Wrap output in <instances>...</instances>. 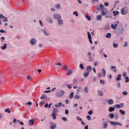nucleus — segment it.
Returning a JSON list of instances; mask_svg holds the SVG:
<instances>
[{
    "label": "nucleus",
    "instance_id": "obj_31",
    "mask_svg": "<svg viewBox=\"0 0 129 129\" xmlns=\"http://www.w3.org/2000/svg\"><path fill=\"white\" fill-rule=\"evenodd\" d=\"M113 14L114 16H117V15H118V14H119V13L118 11H113Z\"/></svg>",
    "mask_w": 129,
    "mask_h": 129
},
{
    "label": "nucleus",
    "instance_id": "obj_51",
    "mask_svg": "<svg viewBox=\"0 0 129 129\" xmlns=\"http://www.w3.org/2000/svg\"><path fill=\"white\" fill-rule=\"evenodd\" d=\"M51 92V90H46L44 91V93H50Z\"/></svg>",
    "mask_w": 129,
    "mask_h": 129
},
{
    "label": "nucleus",
    "instance_id": "obj_28",
    "mask_svg": "<svg viewBox=\"0 0 129 129\" xmlns=\"http://www.w3.org/2000/svg\"><path fill=\"white\" fill-rule=\"evenodd\" d=\"M68 66L67 65H64V67L62 66V68H63V70H67V71H68V69H67Z\"/></svg>",
    "mask_w": 129,
    "mask_h": 129
},
{
    "label": "nucleus",
    "instance_id": "obj_11",
    "mask_svg": "<svg viewBox=\"0 0 129 129\" xmlns=\"http://www.w3.org/2000/svg\"><path fill=\"white\" fill-rule=\"evenodd\" d=\"M37 43V40H36V39L33 38L30 41V43L31 45H35V44Z\"/></svg>",
    "mask_w": 129,
    "mask_h": 129
},
{
    "label": "nucleus",
    "instance_id": "obj_54",
    "mask_svg": "<svg viewBox=\"0 0 129 129\" xmlns=\"http://www.w3.org/2000/svg\"><path fill=\"white\" fill-rule=\"evenodd\" d=\"M65 113L66 114H68L69 113V110H68V109H66L65 110Z\"/></svg>",
    "mask_w": 129,
    "mask_h": 129
},
{
    "label": "nucleus",
    "instance_id": "obj_7",
    "mask_svg": "<svg viewBox=\"0 0 129 129\" xmlns=\"http://www.w3.org/2000/svg\"><path fill=\"white\" fill-rule=\"evenodd\" d=\"M108 11L107 10V9H104L102 10L101 11V15L102 16H105L107 14V12Z\"/></svg>",
    "mask_w": 129,
    "mask_h": 129
},
{
    "label": "nucleus",
    "instance_id": "obj_64",
    "mask_svg": "<svg viewBox=\"0 0 129 129\" xmlns=\"http://www.w3.org/2000/svg\"><path fill=\"white\" fill-rule=\"evenodd\" d=\"M48 103H46V104L44 105V107L45 108H47V107H48Z\"/></svg>",
    "mask_w": 129,
    "mask_h": 129
},
{
    "label": "nucleus",
    "instance_id": "obj_9",
    "mask_svg": "<svg viewBox=\"0 0 129 129\" xmlns=\"http://www.w3.org/2000/svg\"><path fill=\"white\" fill-rule=\"evenodd\" d=\"M110 122L111 124H112V125H121V124H120V123H118L117 122L110 121Z\"/></svg>",
    "mask_w": 129,
    "mask_h": 129
},
{
    "label": "nucleus",
    "instance_id": "obj_24",
    "mask_svg": "<svg viewBox=\"0 0 129 129\" xmlns=\"http://www.w3.org/2000/svg\"><path fill=\"white\" fill-rule=\"evenodd\" d=\"M88 55L89 56L90 61H92V57H91V53L90 52L88 53Z\"/></svg>",
    "mask_w": 129,
    "mask_h": 129
},
{
    "label": "nucleus",
    "instance_id": "obj_62",
    "mask_svg": "<svg viewBox=\"0 0 129 129\" xmlns=\"http://www.w3.org/2000/svg\"><path fill=\"white\" fill-rule=\"evenodd\" d=\"M5 37L3 36L1 37V40H2V42H3V41H5Z\"/></svg>",
    "mask_w": 129,
    "mask_h": 129
},
{
    "label": "nucleus",
    "instance_id": "obj_15",
    "mask_svg": "<svg viewBox=\"0 0 129 129\" xmlns=\"http://www.w3.org/2000/svg\"><path fill=\"white\" fill-rule=\"evenodd\" d=\"M102 71L103 77H105V75H106V71H105V69H103Z\"/></svg>",
    "mask_w": 129,
    "mask_h": 129
},
{
    "label": "nucleus",
    "instance_id": "obj_22",
    "mask_svg": "<svg viewBox=\"0 0 129 129\" xmlns=\"http://www.w3.org/2000/svg\"><path fill=\"white\" fill-rule=\"evenodd\" d=\"M98 94L100 95V96H103V92H102L101 90H99Z\"/></svg>",
    "mask_w": 129,
    "mask_h": 129
},
{
    "label": "nucleus",
    "instance_id": "obj_45",
    "mask_svg": "<svg viewBox=\"0 0 129 129\" xmlns=\"http://www.w3.org/2000/svg\"><path fill=\"white\" fill-rule=\"evenodd\" d=\"M113 46L114 48H117V47H118V44H116L115 43H114L113 44Z\"/></svg>",
    "mask_w": 129,
    "mask_h": 129
},
{
    "label": "nucleus",
    "instance_id": "obj_39",
    "mask_svg": "<svg viewBox=\"0 0 129 129\" xmlns=\"http://www.w3.org/2000/svg\"><path fill=\"white\" fill-rule=\"evenodd\" d=\"M5 112H8V113H11V110H10V108H7L5 110Z\"/></svg>",
    "mask_w": 129,
    "mask_h": 129
},
{
    "label": "nucleus",
    "instance_id": "obj_10",
    "mask_svg": "<svg viewBox=\"0 0 129 129\" xmlns=\"http://www.w3.org/2000/svg\"><path fill=\"white\" fill-rule=\"evenodd\" d=\"M86 70L87 71V72L90 73V72H91V71L92 70V68H91V66H88L86 68Z\"/></svg>",
    "mask_w": 129,
    "mask_h": 129
},
{
    "label": "nucleus",
    "instance_id": "obj_59",
    "mask_svg": "<svg viewBox=\"0 0 129 129\" xmlns=\"http://www.w3.org/2000/svg\"><path fill=\"white\" fill-rule=\"evenodd\" d=\"M67 87H68L69 89H71L72 88V87H71L70 85H68Z\"/></svg>",
    "mask_w": 129,
    "mask_h": 129
},
{
    "label": "nucleus",
    "instance_id": "obj_6",
    "mask_svg": "<svg viewBox=\"0 0 129 129\" xmlns=\"http://www.w3.org/2000/svg\"><path fill=\"white\" fill-rule=\"evenodd\" d=\"M123 32V28H118L116 30V33H117V35H121Z\"/></svg>",
    "mask_w": 129,
    "mask_h": 129
},
{
    "label": "nucleus",
    "instance_id": "obj_5",
    "mask_svg": "<svg viewBox=\"0 0 129 129\" xmlns=\"http://www.w3.org/2000/svg\"><path fill=\"white\" fill-rule=\"evenodd\" d=\"M65 94V91L63 90H61L57 94V96H58L59 97H62Z\"/></svg>",
    "mask_w": 129,
    "mask_h": 129
},
{
    "label": "nucleus",
    "instance_id": "obj_29",
    "mask_svg": "<svg viewBox=\"0 0 129 129\" xmlns=\"http://www.w3.org/2000/svg\"><path fill=\"white\" fill-rule=\"evenodd\" d=\"M51 129H55L56 128V124H53L51 126H50Z\"/></svg>",
    "mask_w": 129,
    "mask_h": 129
},
{
    "label": "nucleus",
    "instance_id": "obj_19",
    "mask_svg": "<svg viewBox=\"0 0 129 129\" xmlns=\"http://www.w3.org/2000/svg\"><path fill=\"white\" fill-rule=\"evenodd\" d=\"M96 19L98 21H100V20H101V19H102V16L101 15H98L96 17Z\"/></svg>",
    "mask_w": 129,
    "mask_h": 129
},
{
    "label": "nucleus",
    "instance_id": "obj_33",
    "mask_svg": "<svg viewBox=\"0 0 129 129\" xmlns=\"http://www.w3.org/2000/svg\"><path fill=\"white\" fill-rule=\"evenodd\" d=\"M45 98H46V95L43 94L42 95V96L40 97V99H45Z\"/></svg>",
    "mask_w": 129,
    "mask_h": 129
},
{
    "label": "nucleus",
    "instance_id": "obj_41",
    "mask_svg": "<svg viewBox=\"0 0 129 129\" xmlns=\"http://www.w3.org/2000/svg\"><path fill=\"white\" fill-rule=\"evenodd\" d=\"M73 14L75 15L76 17H78L79 16L78 13L77 12V11H74Z\"/></svg>",
    "mask_w": 129,
    "mask_h": 129
},
{
    "label": "nucleus",
    "instance_id": "obj_36",
    "mask_svg": "<svg viewBox=\"0 0 129 129\" xmlns=\"http://www.w3.org/2000/svg\"><path fill=\"white\" fill-rule=\"evenodd\" d=\"M77 120H79L80 121H82V119L81 118V117L78 116H77Z\"/></svg>",
    "mask_w": 129,
    "mask_h": 129
},
{
    "label": "nucleus",
    "instance_id": "obj_42",
    "mask_svg": "<svg viewBox=\"0 0 129 129\" xmlns=\"http://www.w3.org/2000/svg\"><path fill=\"white\" fill-rule=\"evenodd\" d=\"M3 22H8V18L6 17H4L3 18Z\"/></svg>",
    "mask_w": 129,
    "mask_h": 129
},
{
    "label": "nucleus",
    "instance_id": "obj_53",
    "mask_svg": "<svg viewBox=\"0 0 129 129\" xmlns=\"http://www.w3.org/2000/svg\"><path fill=\"white\" fill-rule=\"evenodd\" d=\"M44 34L45 36H49V33H47L45 31H44Z\"/></svg>",
    "mask_w": 129,
    "mask_h": 129
},
{
    "label": "nucleus",
    "instance_id": "obj_50",
    "mask_svg": "<svg viewBox=\"0 0 129 129\" xmlns=\"http://www.w3.org/2000/svg\"><path fill=\"white\" fill-rule=\"evenodd\" d=\"M104 128H106L107 127V123H105L104 125Z\"/></svg>",
    "mask_w": 129,
    "mask_h": 129
},
{
    "label": "nucleus",
    "instance_id": "obj_2",
    "mask_svg": "<svg viewBox=\"0 0 129 129\" xmlns=\"http://www.w3.org/2000/svg\"><path fill=\"white\" fill-rule=\"evenodd\" d=\"M128 12V8L127 7H124L121 9V15H126Z\"/></svg>",
    "mask_w": 129,
    "mask_h": 129
},
{
    "label": "nucleus",
    "instance_id": "obj_58",
    "mask_svg": "<svg viewBox=\"0 0 129 129\" xmlns=\"http://www.w3.org/2000/svg\"><path fill=\"white\" fill-rule=\"evenodd\" d=\"M4 17L5 16L3 14H0V19H4Z\"/></svg>",
    "mask_w": 129,
    "mask_h": 129
},
{
    "label": "nucleus",
    "instance_id": "obj_12",
    "mask_svg": "<svg viewBox=\"0 0 129 129\" xmlns=\"http://www.w3.org/2000/svg\"><path fill=\"white\" fill-rule=\"evenodd\" d=\"M114 103V101H113V100L112 99H110L108 101V104L110 105H112L113 104V103Z\"/></svg>",
    "mask_w": 129,
    "mask_h": 129
},
{
    "label": "nucleus",
    "instance_id": "obj_46",
    "mask_svg": "<svg viewBox=\"0 0 129 129\" xmlns=\"http://www.w3.org/2000/svg\"><path fill=\"white\" fill-rule=\"evenodd\" d=\"M80 68H81V69H82V70L84 69V67H83V64H80Z\"/></svg>",
    "mask_w": 129,
    "mask_h": 129
},
{
    "label": "nucleus",
    "instance_id": "obj_8",
    "mask_svg": "<svg viewBox=\"0 0 129 129\" xmlns=\"http://www.w3.org/2000/svg\"><path fill=\"white\" fill-rule=\"evenodd\" d=\"M87 34H88V37L89 38V42L90 44H92V40L91 39V34H90V32H87Z\"/></svg>",
    "mask_w": 129,
    "mask_h": 129
},
{
    "label": "nucleus",
    "instance_id": "obj_16",
    "mask_svg": "<svg viewBox=\"0 0 129 129\" xmlns=\"http://www.w3.org/2000/svg\"><path fill=\"white\" fill-rule=\"evenodd\" d=\"M28 123L29 125H33V124H34V120L32 119L29 120Z\"/></svg>",
    "mask_w": 129,
    "mask_h": 129
},
{
    "label": "nucleus",
    "instance_id": "obj_63",
    "mask_svg": "<svg viewBox=\"0 0 129 129\" xmlns=\"http://www.w3.org/2000/svg\"><path fill=\"white\" fill-rule=\"evenodd\" d=\"M100 82L101 83V84H104V81H103L102 80H101Z\"/></svg>",
    "mask_w": 129,
    "mask_h": 129
},
{
    "label": "nucleus",
    "instance_id": "obj_18",
    "mask_svg": "<svg viewBox=\"0 0 129 129\" xmlns=\"http://www.w3.org/2000/svg\"><path fill=\"white\" fill-rule=\"evenodd\" d=\"M114 110H115V109L114 108V107H110L109 108V111L110 112H112V111H114Z\"/></svg>",
    "mask_w": 129,
    "mask_h": 129
},
{
    "label": "nucleus",
    "instance_id": "obj_30",
    "mask_svg": "<svg viewBox=\"0 0 129 129\" xmlns=\"http://www.w3.org/2000/svg\"><path fill=\"white\" fill-rule=\"evenodd\" d=\"M106 38H110L111 37V33H108L106 35Z\"/></svg>",
    "mask_w": 129,
    "mask_h": 129
},
{
    "label": "nucleus",
    "instance_id": "obj_26",
    "mask_svg": "<svg viewBox=\"0 0 129 129\" xmlns=\"http://www.w3.org/2000/svg\"><path fill=\"white\" fill-rule=\"evenodd\" d=\"M2 50H6L7 49V44L6 43L4 44V46L1 47Z\"/></svg>",
    "mask_w": 129,
    "mask_h": 129
},
{
    "label": "nucleus",
    "instance_id": "obj_34",
    "mask_svg": "<svg viewBox=\"0 0 129 129\" xmlns=\"http://www.w3.org/2000/svg\"><path fill=\"white\" fill-rule=\"evenodd\" d=\"M84 91L86 93H87V92H88V87H85L84 88Z\"/></svg>",
    "mask_w": 129,
    "mask_h": 129
},
{
    "label": "nucleus",
    "instance_id": "obj_38",
    "mask_svg": "<svg viewBox=\"0 0 129 129\" xmlns=\"http://www.w3.org/2000/svg\"><path fill=\"white\" fill-rule=\"evenodd\" d=\"M114 107H115V108H120V105L119 104H116L114 105Z\"/></svg>",
    "mask_w": 129,
    "mask_h": 129
},
{
    "label": "nucleus",
    "instance_id": "obj_56",
    "mask_svg": "<svg viewBox=\"0 0 129 129\" xmlns=\"http://www.w3.org/2000/svg\"><path fill=\"white\" fill-rule=\"evenodd\" d=\"M55 8H56V9H60V4H57Z\"/></svg>",
    "mask_w": 129,
    "mask_h": 129
},
{
    "label": "nucleus",
    "instance_id": "obj_60",
    "mask_svg": "<svg viewBox=\"0 0 129 129\" xmlns=\"http://www.w3.org/2000/svg\"><path fill=\"white\" fill-rule=\"evenodd\" d=\"M122 75H123V77H126V73H123Z\"/></svg>",
    "mask_w": 129,
    "mask_h": 129
},
{
    "label": "nucleus",
    "instance_id": "obj_32",
    "mask_svg": "<svg viewBox=\"0 0 129 129\" xmlns=\"http://www.w3.org/2000/svg\"><path fill=\"white\" fill-rule=\"evenodd\" d=\"M74 98H75V99H79V98H80V96L78 95H76L74 96Z\"/></svg>",
    "mask_w": 129,
    "mask_h": 129
},
{
    "label": "nucleus",
    "instance_id": "obj_23",
    "mask_svg": "<svg viewBox=\"0 0 129 129\" xmlns=\"http://www.w3.org/2000/svg\"><path fill=\"white\" fill-rule=\"evenodd\" d=\"M67 71V75H71L72 74V71L71 70H69Z\"/></svg>",
    "mask_w": 129,
    "mask_h": 129
},
{
    "label": "nucleus",
    "instance_id": "obj_4",
    "mask_svg": "<svg viewBox=\"0 0 129 129\" xmlns=\"http://www.w3.org/2000/svg\"><path fill=\"white\" fill-rule=\"evenodd\" d=\"M53 112L52 113V116L53 119H56L57 116V113L58 112V109H56L55 108L53 109Z\"/></svg>",
    "mask_w": 129,
    "mask_h": 129
},
{
    "label": "nucleus",
    "instance_id": "obj_47",
    "mask_svg": "<svg viewBox=\"0 0 129 129\" xmlns=\"http://www.w3.org/2000/svg\"><path fill=\"white\" fill-rule=\"evenodd\" d=\"M98 64H99L98 62L96 61V62H95L94 63V66H95V67H96V66H97V65H98Z\"/></svg>",
    "mask_w": 129,
    "mask_h": 129
},
{
    "label": "nucleus",
    "instance_id": "obj_25",
    "mask_svg": "<svg viewBox=\"0 0 129 129\" xmlns=\"http://www.w3.org/2000/svg\"><path fill=\"white\" fill-rule=\"evenodd\" d=\"M110 118H113L114 117V114L113 113H110L108 115Z\"/></svg>",
    "mask_w": 129,
    "mask_h": 129
},
{
    "label": "nucleus",
    "instance_id": "obj_13",
    "mask_svg": "<svg viewBox=\"0 0 129 129\" xmlns=\"http://www.w3.org/2000/svg\"><path fill=\"white\" fill-rule=\"evenodd\" d=\"M117 27V24H115L114 25L113 24H112L111 25V28H112V29H113V30H115V29H116Z\"/></svg>",
    "mask_w": 129,
    "mask_h": 129
},
{
    "label": "nucleus",
    "instance_id": "obj_61",
    "mask_svg": "<svg viewBox=\"0 0 129 129\" xmlns=\"http://www.w3.org/2000/svg\"><path fill=\"white\" fill-rule=\"evenodd\" d=\"M0 33H6V31L3 29H1L0 30Z\"/></svg>",
    "mask_w": 129,
    "mask_h": 129
},
{
    "label": "nucleus",
    "instance_id": "obj_35",
    "mask_svg": "<svg viewBox=\"0 0 129 129\" xmlns=\"http://www.w3.org/2000/svg\"><path fill=\"white\" fill-rule=\"evenodd\" d=\"M86 19H87V20L88 21H91V17L90 16H89V15L86 16Z\"/></svg>",
    "mask_w": 129,
    "mask_h": 129
},
{
    "label": "nucleus",
    "instance_id": "obj_14",
    "mask_svg": "<svg viewBox=\"0 0 129 129\" xmlns=\"http://www.w3.org/2000/svg\"><path fill=\"white\" fill-rule=\"evenodd\" d=\"M61 105H62V102H59V103H58L57 104H55V107H58V108H60V107H61Z\"/></svg>",
    "mask_w": 129,
    "mask_h": 129
},
{
    "label": "nucleus",
    "instance_id": "obj_1",
    "mask_svg": "<svg viewBox=\"0 0 129 129\" xmlns=\"http://www.w3.org/2000/svg\"><path fill=\"white\" fill-rule=\"evenodd\" d=\"M54 18L55 20H57L58 23V25H63V20L61 19V16L58 14L54 15Z\"/></svg>",
    "mask_w": 129,
    "mask_h": 129
},
{
    "label": "nucleus",
    "instance_id": "obj_52",
    "mask_svg": "<svg viewBox=\"0 0 129 129\" xmlns=\"http://www.w3.org/2000/svg\"><path fill=\"white\" fill-rule=\"evenodd\" d=\"M119 105H120L121 108H122V107H123V103H121Z\"/></svg>",
    "mask_w": 129,
    "mask_h": 129
},
{
    "label": "nucleus",
    "instance_id": "obj_55",
    "mask_svg": "<svg viewBox=\"0 0 129 129\" xmlns=\"http://www.w3.org/2000/svg\"><path fill=\"white\" fill-rule=\"evenodd\" d=\"M123 95H127V92H126V91L123 92Z\"/></svg>",
    "mask_w": 129,
    "mask_h": 129
},
{
    "label": "nucleus",
    "instance_id": "obj_21",
    "mask_svg": "<svg viewBox=\"0 0 129 129\" xmlns=\"http://www.w3.org/2000/svg\"><path fill=\"white\" fill-rule=\"evenodd\" d=\"M119 112L122 115H124L125 114V111H123L121 109L119 110Z\"/></svg>",
    "mask_w": 129,
    "mask_h": 129
},
{
    "label": "nucleus",
    "instance_id": "obj_27",
    "mask_svg": "<svg viewBox=\"0 0 129 129\" xmlns=\"http://www.w3.org/2000/svg\"><path fill=\"white\" fill-rule=\"evenodd\" d=\"M88 75H89V73H88V72L84 74V76L85 78H87Z\"/></svg>",
    "mask_w": 129,
    "mask_h": 129
},
{
    "label": "nucleus",
    "instance_id": "obj_57",
    "mask_svg": "<svg viewBox=\"0 0 129 129\" xmlns=\"http://www.w3.org/2000/svg\"><path fill=\"white\" fill-rule=\"evenodd\" d=\"M108 5H109V4L108 3L106 2L104 3L105 7H108Z\"/></svg>",
    "mask_w": 129,
    "mask_h": 129
},
{
    "label": "nucleus",
    "instance_id": "obj_17",
    "mask_svg": "<svg viewBox=\"0 0 129 129\" xmlns=\"http://www.w3.org/2000/svg\"><path fill=\"white\" fill-rule=\"evenodd\" d=\"M117 81H119V80H121V75L119 74L116 78Z\"/></svg>",
    "mask_w": 129,
    "mask_h": 129
},
{
    "label": "nucleus",
    "instance_id": "obj_3",
    "mask_svg": "<svg viewBox=\"0 0 129 129\" xmlns=\"http://www.w3.org/2000/svg\"><path fill=\"white\" fill-rule=\"evenodd\" d=\"M53 112L52 113V116L53 119H56L57 116V113L58 112V109H56L55 108L53 109Z\"/></svg>",
    "mask_w": 129,
    "mask_h": 129
},
{
    "label": "nucleus",
    "instance_id": "obj_44",
    "mask_svg": "<svg viewBox=\"0 0 129 129\" xmlns=\"http://www.w3.org/2000/svg\"><path fill=\"white\" fill-rule=\"evenodd\" d=\"M87 118L88 120H91V117H90V115H87Z\"/></svg>",
    "mask_w": 129,
    "mask_h": 129
},
{
    "label": "nucleus",
    "instance_id": "obj_43",
    "mask_svg": "<svg viewBox=\"0 0 129 129\" xmlns=\"http://www.w3.org/2000/svg\"><path fill=\"white\" fill-rule=\"evenodd\" d=\"M88 114H89L90 115H91L92 114H93V111H92V110H90L89 112H88Z\"/></svg>",
    "mask_w": 129,
    "mask_h": 129
},
{
    "label": "nucleus",
    "instance_id": "obj_20",
    "mask_svg": "<svg viewBox=\"0 0 129 129\" xmlns=\"http://www.w3.org/2000/svg\"><path fill=\"white\" fill-rule=\"evenodd\" d=\"M73 96H74V92H72L70 94V97H69V98L70 99L73 98Z\"/></svg>",
    "mask_w": 129,
    "mask_h": 129
},
{
    "label": "nucleus",
    "instance_id": "obj_48",
    "mask_svg": "<svg viewBox=\"0 0 129 129\" xmlns=\"http://www.w3.org/2000/svg\"><path fill=\"white\" fill-rule=\"evenodd\" d=\"M62 119L64 121H67V120H68L67 118L66 117H62Z\"/></svg>",
    "mask_w": 129,
    "mask_h": 129
},
{
    "label": "nucleus",
    "instance_id": "obj_49",
    "mask_svg": "<svg viewBox=\"0 0 129 129\" xmlns=\"http://www.w3.org/2000/svg\"><path fill=\"white\" fill-rule=\"evenodd\" d=\"M27 78L28 80H31V79H32V77H31V76H28L27 77Z\"/></svg>",
    "mask_w": 129,
    "mask_h": 129
},
{
    "label": "nucleus",
    "instance_id": "obj_37",
    "mask_svg": "<svg viewBox=\"0 0 129 129\" xmlns=\"http://www.w3.org/2000/svg\"><path fill=\"white\" fill-rule=\"evenodd\" d=\"M80 90H81V87H78L77 89V92H78V93H79V92L80 91Z\"/></svg>",
    "mask_w": 129,
    "mask_h": 129
},
{
    "label": "nucleus",
    "instance_id": "obj_40",
    "mask_svg": "<svg viewBox=\"0 0 129 129\" xmlns=\"http://www.w3.org/2000/svg\"><path fill=\"white\" fill-rule=\"evenodd\" d=\"M25 105H32V102H28L25 104Z\"/></svg>",
    "mask_w": 129,
    "mask_h": 129
}]
</instances>
